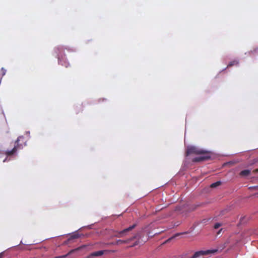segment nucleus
Segmentation results:
<instances>
[{"mask_svg":"<svg viewBox=\"0 0 258 258\" xmlns=\"http://www.w3.org/2000/svg\"><path fill=\"white\" fill-rule=\"evenodd\" d=\"M250 173V170L249 169H245L241 171L240 173V175L241 176H247Z\"/></svg>","mask_w":258,"mask_h":258,"instance_id":"9","label":"nucleus"},{"mask_svg":"<svg viewBox=\"0 0 258 258\" xmlns=\"http://www.w3.org/2000/svg\"><path fill=\"white\" fill-rule=\"evenodd\" d=\"M186 233H187V232H183V233H182V234H186Z\"/></svg>","mask_w":258,"mask_h":258,"instance_id":"20","label":"nucleus"},{"mask_svg":"<svg viewBox=\"0 0 258 258\" xmlns=\"http://www.w3.org/2000/svg\"><path fill=\"white\" fill-rule=\"evenodd\" d=\"M254 187L256 188H258V186H255Z\"/></svg>","mask_w":258,"mask_h":258,"instance_id":"21","label":"nucleus"},{"mask_svg":"<svg viewBox=\"0 0 258 258\" xmlns=\"http://www.w3.org/2000/svg\"><path fill=\"white\" fill-rule=\"evenodd\" d=\"M249 54L250 53H253V54H258V47L253 49V51H251L250 52H248Z\"/></svg>","mask_w":258,"mask_h":258,"instance_id":"13","label":"nucleus"},{"mask_svg":"<svg viewBox=\"0 0 258 258\" xmlns=\"http://www.w3.org/2000/svg\"><path fill=\"white\" fill-rule=\"evenodd\" d=\"M133 238H131V239H127L126 240H121V239H118L115 242V244H117V245H121V244H125V243H128L130 241H131L133 239Z\"/></svg>","mask_w":258,"mask_h":258,"instance_id":"7","label":"nucleus"},{"mask_svg":"<svg viewBox=\"0 0 258 258\" xmlns=\"http://www.w3.org/2000/svg\"><path fill=\"white\" fill-rule=\"evenodd\" d=\"M1 70H2V72H3V73H2V76H4V75L6 74V70H5L4 68H2L1 69Z\"/></svg>","mask_w":258,"mask_h":258,"instance_id":"15","label":"nucleus"},{"mask_svg":"<svg viewBox=\"0 0 258 258\" xmlns=\"http://www.w3.org/2000/svg\"><path fill=\"white\" fill-rule=\"evenodd\" d=\"M200 155L199 157L193 158L192 161L194 162H199L207 160L211 157V152L201 149L199 147L194 146H188L187 147L186 156L190 154Z\"/></svg>","mask_w":258,"mask_h":258,"instance_id":"3","label":"nucleus"},{"mask_svg":"<svg viewBox=\"0 0 258 258\" xmlns=\"http://www.w3.org/2000/svg\"><path fill=\"white\" fill-rule=\"evenodd\" d=\"M103 253H104L103 250H99V251H97L93 252L91 255L92 256H98L102 255Z\"/></svg>","mask_w":258,"mask_h":258,"instance_id":"10","label":"nucleus"},{"mask_svg":"<svg viewBox=\"0 0 258 258\" xmlns=\"http://www.w3.org/2000/svg\"><path fill=\"white\" fill-rule=\"evenodd\" d=\"M222 230V229H221L218 232H217V234H220V233H221V231Z\"/></svg>","mask_w":258,"mask_h":258,"instance_id":"18","label":"nucleus"},{"mask_svg":"<svg viewBox=\"0 0 258 258\" xmlns=\"http://www.w3.org/2000/svg\"><path fill=\"white\" fill-rule=\"evenodd\" d=\"M136 226V224H135L131 226H130L129 227L127 228H125L124 229H123V230L121 231L120 232H119V234H118V235L117 236L118 237H121L123 234H124L126 232L129 231H131L132 230V229H133L134 228H135V227Z\"/></svg>","mask_w":258,"mask_h":258,"instance_id":"5","label":"nucleus"},{"mask_svg":"<svg viewBox=\"0 0 258 258\" xmlns=\"http://www.w3.org/2000/svg\"><path fill=\"white\" fill-rule=\"evenodd\" d=\"M24 139V136H19L16 140L14 147L12 149L7 150L5 152L0 150V158L4 155L6 156L3 160V162H8L17 158L18 155V151L23 149L27 145V140L23 141Z\"/></svg>","mask_w":258,"mask_h":258,"instance_id":"1","label":"nucleus"},{"mask_svg":"<svg viewBox=\"0 0 258 258\" xmlns=\"http://www.w3.org/2000/svg\"><path fill=\"white\" fill-rule=\"evenodd\" d=\"M248 218L246 217L245 216L241 217L239 219V224H245Z\"/></svg>","mask_w":258,"mask_h":258,"instance_id":"11","label":"nucleus"},{"mask_svg":"<svg viewBox=\"0 0 258 258\" xmlns=\"http://www.w3.org/2000/svg\"><path fill=\"white\" fill-rule=\"evenodd\" d=\"M83 234H79L78 233V230L74 232H73L71 234L70 237L68 238V241L65 242V243H67L68 241H70L74 239H77L79 237H80Z\"/></svg>","mask_w":258,"mask_h":258,"instance_id":"4","label":"nucleus"},{"mask_svg":"<svg viewBox=\"0 0 258 258\" xmlns=\"http://www.w3.org/2000/svg\"><path fill=\"white\" fill-rule=\"evenodd\" d=\"M4 252L0 253V258L3 256Z\"/></svg>","mask_w":258,"mask_h":258,"instance_id":"19","label":"nucleus"},{"mask_svg":"<svg viewBox=\"0 0 258 258\" xmlns=\"http://www.w3.org/2000/svg\"><path fill=\"white\" fill-rule=\"evenodd\" d=\"M86 246V245H82V246H80V247H79L78 248H77L76 249H72L68 253H67V254L61 255V256H59V258H65L68 255H69L71 254L74 253V252L77 251H78V250H80V249H82V248H84V247H85Z\"/></svg>","mask_w":258,"mask_h":258,"instance_id":"6","label":"nucleus"},{"mask_svg":"<svg viewBox=\"0 0 258 258\" xmlns=\"http://www.w3.org/2000/svg\"><path fill=\"white\" fill-rule=\"evenodd\" d=\"M180 234V233H176V234L175 235V236H174L172 237H171V238H169V239L167 240V241H169L170 239H172L173 238H174V237H176V236H177L179 235Z\"/></svg>","mask_w":258,"mask_h":258,"instance_id":"16","label":"nucleus"},{"mask_svg":"<svg viewBox=\"0 0 258 258\" xmlns=\"http://www.w3.org/2000/svg\"><path fill=\"white\" fill-rule=\"evenodd\" d=\"M20 243H22V244L23 243V242H22V240L21 241Z\"/></svg>","mask_w":258,"mask_h":258,"instance_id":"22","label":"nucleus"},{"mask_svg":"<svg viewBox=\"0 0 258 258\" xmlns=\"http://www.w3.org/2000/svg\"><path fill=\"white\" fill-rule=\"evenodd\" d=\"M26 134L28 135V138L30 139V132L29 131H27L26 132Z\"/></svg>","mask_w":258,"mask_h":258,"instance_id":"17","label":"nucleus"},{"mask_svg":"<svg viewBox=\"0 0 258 258\" xmlns=\"http://www.w3.org/2000/svg\"><path fill=\"white\" fill-rule=\"evenodd\" d=\"M64 50H67L69 52H74L76 51V48L68 46L57 45L54 48L52 54L57 59L59 64L68 68L70 66V63L64 53Z\"/></svg>","mask_w":258,"mask_h":258,"instance_id":"2","label":"nucleus"},{"mask_svg":"<svg viewBox=\"0 0 258 258\" xmlns=\"http://www.w3.org/2000/svg\"><path fill=\"white\" fill-rule=\"evenodd\" d=\"M239 64V60L237 59H234L232 61H231L227 65V68L233 66H238Z\"/></svg>","mask_w":258,"mask_h":258,"instance_id":"8","label":"nucleus"},{"mask_svg":"<svg viewBox=\"0 0 258 258\" xmlns=\"http://www.w3.org/2000/svg\"><path fill=\"white\" fill-rule=\"evenodd\" d=\"M221 226V224L220 223H216L215 225H214V228L215 229H218L219 228L220 226Z\"/></svg>","mask_w":258,"mask_h":258,"instance_id":"14","label":"nucleus"},{"mask_svg":"<svg viewBox=\"0 0 258 258\" xmlns=\"http://www.w3.org/2000/svg\"><path fill=\"white\" fill-rule=\"evenodd\" d=\"M221 182L220 181H218L216 182H214V183H213L212 184H211L210 185V187L212 188H215V187H216L219 186L220 185H221Z\"/></svg>","mask_w":258,"mask_h":258,"instance_id":"12","label":"nucleus"}]
</instances>
